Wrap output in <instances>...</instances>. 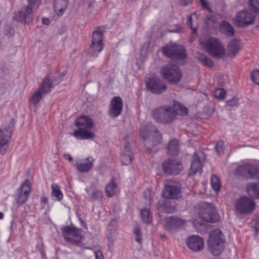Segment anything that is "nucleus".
<instances>
[{
  "mask_svg": "<svg viewBox=\"0 0 259 259\" xmlns=\"http://www.w3.org/2000/svg\"><path fill=\"white\" fill-rule=\"evenodd\" d=\"M122 109V101L119 97H114L110 102L109 115L111 117H117Z\"/></svg>",
  "mask_w": 259,
  "mask_h": 259,
  "instance_id": "nucleus-19",
  "label": "nucleus"
},
{
  "mask_svg": "<svg viewBox=\"0 0 259 259\" xmlns=\"http://www.w3.org/2000/svg\"><path fill=\"white\" fill-rule=\"evenodd\" d=\"M160 74L163 79L171 84L180 82L183 75L179 67L173 64H167L161 67Z\"/></svg>",
  "mask_w": 259,
  "mask_h": 259,
  "instance_id": "nucleus-4",
  "label": "nucleus"
},
{
  "mask_svg": "<svg viewBox=\"0 0 259 259\" xmlns=\"http://www.w3.org/2000/svg\"><path fill=\"white\" fill-rule=\"evenodd\" d=\"M188 248L194 252H198L204 248L203 239L197 235H192L189 237L186 241Z\"/></svg>",
  "mask_w": 259,
  "mask_h": 259,
  "instance_id": "nucleus-18",
  "label": "nucleus"
},
{
  "mask_svg": "<svg viewBox=\"0 0 259 259\" xmlns=\"http://www.w3.org/2000/svg\"><path fill=\"white\" fill-rule=\"evenodd\" d=\"M9 140L3 131L0 130V153L4 154L8 148Z\"/></svg>",
  "mask_w": 259,
  "mask_h": 259,
  "instance_id": "nucleus-31",
  "label": "nucleus"
},
{
  "mask_svg": "<svg viewBox=\"0 0 259 259\" xmlns=\"http://www.w3.org/2000/svg\"><path fill=\"white\" fill-rule=\"evenodd\" d=\"M163 196L167 199H177L181 196V189L178 185L171 181L165 184Z\"/></svg>",
  "mask_w": 259,
  "mask_h": 259,
  "instance_id": "nucleus-15",
  "label": "nucleus"
},
{
  "mask_svg": "<svg viewBox=\"0 0 259 259\" xmlns=\"http://www.w3.org/2000/svg\"><path fill=\"white\" fill-rule=\"evenodd\" d=\"M87 129H81L78 131H75L73 135V136L78 139H92L95 137V134L89 131Z\"/></svg>",
  "mask_w": 259,
  "mask_h": 259,
  "instance_id": "nucleus-28",
  "label": "nucleus"
},
{
  "mask_svg": "<svg viewBox=\"0 0 259 259\" xmlns=\"http://www.w3.org/2000/svg\"><path fill=\"white\" fill-rule=\"evenodd\" d=\"M95 254L96 259H104L102 253L100 251H96Z\"/></svg>",
  "mask_w": 259,
  "mask_h": 259,
  "instance_id": "nucleus-51",
  "label": "nucleus"
},
{
  "mask_svg": "<svg viewBox=\"0 0 259 259\" xmlns=\"http://www.w3.org/2000/svg\"><path fill=\"white\" fill-rule=\"evenodd\" d=\"M180 5L183 7L187 6L191 4L193 0H178Z\"/></svg>",
  "mask_w": 259,
  "mask_h": 259,
  "instance_id": "nucleus-49",
  "label": "nucleus"
},
{
  "mask_svg": "<svg viewBox=\"0 0 259 259\" xmlns=\"http://www.w3.org/2000/svg\"><path fill=\"white\" fill-rule=\"evenodd\" d=\"M140 132L144 141L145 146L148 149H152L161 141L162 136L160 133L151 124L141 126Z\"/></svg>",
  "mask_w": 259,
  "mask_h": 259,
  "instance_id": "nucleus-2",
  "label": "nucleus"
},
{
  "mask_svg": "<svg viewBox=\"0 0 259 259\" xmlns=\"http://www.w3.org/2000/svg\"><path fill=\"white\" fill-rule=\"evenodd\" d=\"M236 172L238 175L252 178L257 173V169L254 166L246 164L238 166L236 169Z\"/></svg>",
  "mask_w": 259,
  "mask_h": 259,
  "instance_id": "nucleus-20",
  "label": "nucleus"
},
{
  "mask_svg": "<svg viewBox=\"0 0 259 259\" xmlns=\"http://www.w3.org/2000/svg\"><path fill=\"white\" fill-rule=\"evenodd\" d=\"M161 237H165V236L164 235H161Z\"/></svg>",
  "mask_w": 259,
  "mask_h": 259,
  "instance_id": "nucleus-60",
  "label": "nucleus"
},
{
  "mask_svg": "<svg viewBox=\"0 0 259 259\" xmlns=\"http://www.w3.org/2000/svg\"><path fill=\"white\" fill-rule=\"evenodd\" d=\"M94 159L92 157H89L81 160H78L76 162L77 170L81 172H89L93 166Z\"/></svg>",
  "mask_w": 259,
  "mask_h": 259,
  "instance_id": "nucleus-21",
  "label": "nucleus"
},
{
  "mask_svg": "<svg viewBox=\"0 0 259 259\" xmlns=\"http://www.w3.org/2000/svg\"><path fill=\"white\" fill-rule=\"evenodd\" d=\"M42 23L45 24H48L49 23V20L46 18H42Z\"/></svg>",
  "mask_w": 259,
  "mask_h": 259,
  "instance_id": "nucleus-56",
  "label": "nucleus"
},
{
  "mask_svg": "<svg viewBox=\"0 0 259 259\" xmlns=\"http://www.w3.org/2000/svg\"><path fill=\"white\" fill-rule=\"evenodd\" d=\"M134 233L136 236H141V230L138 227L134 230Z\"/></svg>",
  "mask_w": 259,
  "mask_h": 259,
  "instance_id": "nucleus-53",
  "label": "nucleus"
},
{
  "mask_svg": "<svg viewBox=\"0 0 259 259\" xmlns=\"http://www.w3.org/2000/svg\"><path fill=\"white\" fill-rule=\"evenodd\" d=\"M28 5L31 6L34 9H38L41 3V0H28Z\"/></svg>",
  "mask_w": 259,
  "mask_h": 259,
  "instance_id": "nucleus-47",
  "label": "nucleus"
},
{
  "mask_svg": "<svg viewBox=\"0 0 259 259\" xmlns=\"http://www.w3.org/2000/svg\"><path fill=\"white\" fill-rule=\"evenodd\" d=\"M242 46L240 41L238 39L231 41L227 47V56L234 57L241 50Z\"/></svg>",
  "mask_w": 259,
  "mask_h": 259,
  "instance_id": "nucleus-25",
  "label": "nucleus"
},
{
  "mask_svg": "<svg viewBox=\"0 0 259 259\" xmlns=\"http://www.w3.org/2000/svg\"><path fill=\"white\" fill-rule=\"evenodd\" d=\"M4 218V214L0 212V219H2Z\"/></svg>",
  "mask_w": 259,
  "mask_h": 259,
  "instance_id": "nucleus-59",
  "label": "nucleus"
},
{
  "mask_svg": "<svg viewBox=\"0 0 259 259\" xmlns=\"http://www.w3.org/2000/svg\"><path fill=\"white\" fill-rule=\"evenodd\" d=\"M146 82L148 89L154 94H160L165 92L166 89L165 83L159 78H148L146 80Z\"/></svg>",
  "mask_w": 259,
  "mask_h": 259,
  "instance_id": "nucleus-14",
  "label": "nucleus"
},
{
  "mask_svg": "<svg viewBox=\"0 0 259 259\" xmlns=\"http://www.w3.org/2000/svg\"><path fill=\"white\" fill-rule=\"evenodd\" d=\"M258 178H259V176H258Z\"/></svg>",
  "mask_w": 259,
  "mask_h": 259,
  "instance_id": "nucleus-61",
  "label": "nucleus"
},
{
  "mask_svg": "<svg viewBox=\"0 0 259 259\" xmlns=\"http://www.w3.org/2000/svg\"><path fill=\"white\" fill-rule=\"evenodd\" d=\"M255 19V15L248 10L238 12L235 15L234 21L239 27H244L252 24Z\"/></svg>",
  "mask_w": 259,
  "mask_h": 259,
  "instance_id": "nucleus-10",
  "label": "nucleus"
},
{
  "mask_svg": "<svg viewBox=\"0 0 259 259\" xmlns=\"http://www.w3.org/2000/svg\"><path fill=\"white\" fill-rule=\"evenodd\" d=\"M75 125L79 130L91 129L93 127V122L89 117L81 116L75 120Z\"/></svg>",
  "mask_w": 259,
  "mask_h": 259,
  "instance_id": "nucleus-23",
  "label": "nucleus"
},
{
  "mask_svg": "<svg viewBox=\"0 0 259 259\" xmlns=\"http://www.w3.org/2000/svg\"><path fill=\"white\" fill-rule=\"evenodd\" d=\"M251 225L256 233H259V216L253 219Z\"/></svg>",
  "mask_w": 259,
  "mask_h": 259,
  "instance_id": "nucleus-46",
  "label": "nucleus"
},
{
  "mask_svg": "<svg viewBox=\"0 0 259 259\" xmlns=\"http://www.w3.org/2000/svg\"><path fill=\"white\" fill-rule=\"evenodd\" d=\"M63 234L65 239L69 243L78 246L81 245L82 240L81 229L67 226L63 230Z\"/></svg>",
  "mask_w": 259,
  "mask_h": 259,
  "instance_id": "nucleus-7",
  "label": "nucleus"
},
{
  "mask_svg": "<svg viewBox=\"0 0 259 259\" xmlns=\"http://www.w3.org/2000/svg\"><path fill=\"white\" fill-rule=\"evenodd\" d=\"M235 207L238 213L243 214H249L253 211L255 203L251 198L243 196L237 200Z\"/></svg>",
  "mask_w": 259,
  "mask_h": 259,
  "instance_id": "nucleus-9",
  "label": "nucleus"
},
{
  "mask_svg": "<svg viewBox=\"0 0 259 259\" xmlns=\"http://www.w3.org/2000/svg\"><path fill=\"white\" fill-rule=\"evenodd\" d=\"M163 54L169 58L177 59H183L186 57L185 50L182 45L169 44L162 49Z\"/></svg>",
  "mask_w": 259,
  "mask_h": 259,
  "instance_id": "nucleus-8",
  "label": "nucleus"
},
{
  "mask_svg": "<svg viewBox=\"0 0 259 259\" xmlns=\"http://www.w3.org/2000/svg\"><path fill=\"white\" fill-rule=\"evenodd\" d=\"M185 220L177 217H170L166 218L163 222L164 228L168 231L180 229L186 224Z\"/></svg>",
  "mask_w": 259,
  "mask_h": 259,
  "instance_id": "nucleus-17",
  "label": "nucleus"
},
{
  "mask_svg": "<svg viewBox=\"0 0 259 259\" xmlns=\"http://www.w3.org/2000/svg\"><path fill=\"white\" fill-rule=\"evenodd\" d=\"M201 1V3L202 4V5L203 6H205L206 5V4H205V2L204 1V0H200Z\"/></svg>",
  "mask_w": 259,
  "mask_h": 259,
  "instance_id": "nucleus-58",
  "label": "nucleus"
},
{
  "mask_svg": "<svg viewBox=\"0 0 259 259\" xmlns=\"http://www.w3.org/2000/svg\"><path fill=\"white\" fill-rule=\"evenodd\" d=\"M106 27L100 26L95 28L93 32L92 44L89 49V54L96 56L101 52L103 48V37Z\"/></svg>",
  "mask_w": 259,
  "mask_h": 259,
  "instance_id": "nucleus-5",
  "label": "nucleus"
},
{
  "mask_svg": "<svg viewBox=\"0 0 259 259\" xmlns=\"http://www.w3.org/2000/svg\"><path fill=\"white\" fill-rule=\"evenodd\" d=\"M56 76L52 74H49L43 79L40 87L39 88L45 94L50 93L53 88V82L55 81Z\"/></svg>",
  "mask_w": 259,
  "mask_h": 259,
  "instance_id": "nucleus-24",
  "label": "nucleus"
},
{
  "mask_svg": "<svg viewBox=\"0 0 259 259\" xmlns=\"http://www.w3.org/2000/svg\"><path fill=\"white\" fill-rule=\"evenodd\" d=\"M44 94H45L44 92L38 88L32 94L31 98V102L34 105L37 104L42 99Z\"/></svg>",
  "mask_w": 259,
  "mask_h": 259,
  "instance_id": "nucleus-34",
  "label": "nucleus"
},
{
  "mask_svg": "<svg viewBox=\"0 0 259 259\" xmlns=\"http://www.w3.org/2000/svg\"><path fill=\"white\" fill-rule=\"evenodd\" d=\"M133 154L131 151L130 144L127 143L124 147V150L121 154V161L123 165H128L130 164L133 160Z\"/></svg>",
  "mask_w": 259,
  "mask_h": 259,
  "instance_id": "nucleus-26",
  "label": "nucleus"
},
{
  "mask_svg": "<svg viewBox=\"0 0 259 259\" xmlns=\"http://www.w3.org/2000/svg\"><path fill=\"white\" fill-rule=\"evenodd\" d=\"M136 241L141 243L142 242V237L141 236H138L136 237Z\"/></svg>",
  "mask_w": 259,
  "mask_h": 259,
  "instance_id": "nucleus-57",
  "label": "nucleus"
},
{
  "mask_svg": "<svg viewBox=\"0 0 259 259\" xmlns=\"http://www.w3.org/2000/svg\"><path fill=\"white\" fill-rule=\"evenodd\" d=\"M103 196V193L99 190H96L92 194L91 199L95 200L101 199Z\"/></svg>",
  "mask_w": 259,
  "mask_h": 259,
  "instance_id": "nucleus-45",
  "label": "nucleus"
},
{
  "mask_svg": "<svg viewBox=\"0 0 259 259\" xmlns=\"http://www.w3.org/2000/svg\"><path fill=\"white\" fill-rule=\"evenodd\" d=\"M141 219L144 223L148 224L152 221V217L150 210L148 208H144L141 211Z\"/></svg>",
  "mask_w": 259,
  "mask_h": 259,
  "instance_id": "nucleus-35",
  "label": "nucleus"
},
{
  "mask_svg": "<svg viewBox=\"0 0 259 259\" xmlns=\"http://www.w3.org/2000/svg\"><path fill=\"white\" fill-rule=\"evenodd\" d=\"M225 239L221 230L215 229L209 233L207 240L209 251L214 255H219L224 249Z\"/></svg>",
  "mask_w": 259,
  "mask_h": 259,
  "instance_id": "nucleus-3",
  "label": "nucleus"
},
{
  "mask_svg": "<svg viewBox=\"0 0 259 259\" xmlns=\"http://www.w3.org/2000/svg\"><path fill=\"white\" fill-rule=\"evenodd\" d=\"M187 25L194 32H195L197 30V25L194 24L192 21V16H188V20L187 21Z\"/></svg>",
  "mask_w": 259,
  "mask_h": 259,
  "instance_id": "nucleus-44",
  "label": "nucleus"
},
{
  "mask_svg": "<svg viewBox=\"0 0 259 259\" xmlns=\"http://www.w3.org/2000/svg\"><path fill=\"white\" fill-rule=\"evenodd\" d=\"M198 214L200 218L205 222H214L217 221L215 208L210 203H202L199 208Z\"/></svg>",
  "mask_w": 259,
  "mask_h": 259,
  "instance_id": "nucleus-11",
  "label": "nucleus"
},
{
  "mask_svg": "<svg viewBox=\"0 0 259 259\" xmlns=\"http://www.w3.org/2000/svg\"><path fill=\"white\" fill-rule=\"evenodd\" d=\"M210 183L212 188L216 192L220 190L221 184L219 178L215 175L211 176Z\"/></svg>",
  "mask_w": 259,
  "mask_h": 259,
  "instance_id": "nucleus-36",
  "label": "nucleus"
},
{
  "mask_svg": "<svg viewBox=\"0 0 259 259\" xmlns=\"http://www.w3.org/2000/svg\"><path fill=\"white\" fill-rule=\"evenodd\" d=\"M249 5L251 11L259 12V0H249Z\"/></svg>",
  "mask_w": 259,
  "mask_h": 259,
  "instance_id": "nucleus-39",
  "label": "nucleus"
},
{
  "mask_svg": "<svg viewBox=\"0 0 259 259\" xmlns=\"http://www.w3.org/2000/svg\"><path fill=\"white\" fill-rule=\"evenodd\" d=\"M68 0H55L54 9L58 15H62L68 6Z\"/></svg>",
  "mask_w": 259,
  "mask_h": 259,
  "instance_id": "nucleus-29",
  "label": "nucleus"
},
{
  "mask_svg": "<svg viewBox=\"0 0 259 259\" xmlns=\"http://www.w3.org/2000/svg\"><path fill=\"white\" fill-rule=\"evenodd\" d=\"M187 114V108L175 100L172 106H161L154 109L152 111L154 119L159 123L164 124L171 123L177 118L178 114L186 116Z\"/></svg>",
  "mask_w": 259,
  "mask_h": 259,
  "instance_id": "nucleus-1",
  "label": "nucleus"
},
{
  "mask_svg": "<svg viewBox=\"0 0 259 259\" xmlns=\"http://www.w3.org/2000/svg\"><path fill=\"white\" fill-rule=\"evenodd\" d=\"M226 92L224 89H217L213 93L214 97L218 99H223L225 97Z\"/></svg>",
  "mask_w": 259,
  "mask_h": 259,
  "instance_id": "nucleus-40",
  "label": "nucleus"
},
{
  "mask_svg": "<svg viewBox=\"0 0 259 259\" xmlns=\"http://www.w3.org/2000/svg\"><path fill=\"white\" fill-rule=\"evenodd\" d=\"M204 46L207 53L214 58L219 59L225 55V49L217 38H209Z\"/></svg>",
  "mask_w": 259,
  "mask_h": 259,
  "instance_id": "nucleus-6",
  "label": "nucleus"
},
{
  "mask_svg": "<svg viewBox=\"0 0 259 259\" xmlns=\"http://www.w3.org/2000/svg\"><path fill=\"white\" fill-rule=\"evenodd\" d=\"M215 150L218 155H221L224 150V142L222 140L219 141L216 144Z\"/></svg>",
  "mask_w": 259,
  "mask_h": 259,
  "instance_id": "nucleus-41",
  "label": "nucleus"
},
{
  "mask_svg": "<svg viewBox=\"0 0 259 259\" xmlns=\"http://www.w3.org/2000/svg\"><path fill=\"white\" fill-rule=\"evenodd\" d=\"M29 180L26 179L18 189L19 192L17 200L18 205H22L27 200L31 192Z\"/></svg>",
  "mask_w": 259,
  "mask_h": 259,
  "instance_id": "nucleus-16",
  "label": "nucleus"
},
{
  "mask_svg": "<svg viewBox=\"0 0 259 259\" xmlns=\"http://www.w3.org/2000/svg\"><path fill=\"white\" fill-rule=\"evenodd\" d=\"M182 30V29L181 27L179 26H177L176 28L175 29L171 30V31L173 32L179 33L181 32Z\"/></svg>",
  "mask_w": 259,
  "mask_h": 259,
  "instance_id": "nucleus-52",
  "label": "nucleus"
},
{
  "mask_svg": "<svg viewBox=\"0 0 259 259\" xmlns=\"http://www.w3.org/2000/svg\"><path fill=\"white\" fill-rule=\"evenodd\" d=\"M223 27L226 30L227 33L229 35H233L234 33V30L232 26L227 22H224Z\"/></svg>",
  "mask_w": 259,
  "mask_h": 259,
  "instance_id": "nucleus-42",
  "label": "nucleus"
},
{
  "mask_svg": "<svg viewBox=\"0 0 259 259\" xmlns=\"http://www.w3.org/2000/svg\"><path fill=\"white\" fill-rule=\"evenodd\" d=\"M160 209L161 211L167 213H172L175 210L174 207L170 206V203L169 201L162 202L160 206Z\"/></svg>",
  "mask_w": 259,
  "mask_h": 259,
  "instance_id": "nucleus-38",
  "label": "nucleus"
},
{
  "mask_svg": "<svg viewBox=\"0 0 259 259\" xmlns=\"http://www.w3.org/2000/svg\"><path fill=\"white\" fill-rule=\"evenodd\" d=\"M162 168L167 174L177 175L182 170L183 166L180 161L168 159L163 162Z\"/></svg>",
  "mask_w": 259,
  "mask_h": 259,
  "instance_id": "nucleus-13",
  "label": "nucleus"
},
{
  "mask_svg": "<svg viewBox=\"0 0 259 259\" xmlns=\"http://www.w3.org/2000/svg\"><path fill=\"white\" fill-rule=\"evenodd\" d=\"M118 192V189L117 185L112 180L107 185L105 189V192L108 197L114 196Z\"/></svg>",
  "mask_w": 259,
  "mask_h": 259,
  "instance_id": "nucleus-32",
  "label": "nucleus"
},
{
  "mask_svg": "<svg viewBox=\"0 0 259 259\" xmlns=\"http://www.w3.org/2000/svg\"><path fill=\"white\" fill-rule=\"evenodd\" d=\"M179 142L176 139L170 140L167 145V155L169 156L177 155L179 151Z\"/></svg>",
  "mask_w": 259,
  "mask_h": 259,
  "instance_id": "nucleus-30",
  "label": "nucleus"
},
{
  "mask_svg": "<svg viewBox=\"0 0 259 259\" xmlns=\"http://www.w3.org/2000/svg\"><path fill=\"white\" fill-rule=\"evenodd\" d=\"M251 78L252 81L256 84L259 85V70L256 69L251 73Z\"/></svg>",
  "mask_w": 259,
  "mask_h": 259,
  "instance_id": "nucleus-43",
  "label": "nucleus"
},
{
  "mask_svg": "<svg viewBox=\"0 0 259 259\" xmlns=\"http://www.w3.org/2000/svg\"><path fill=\"white\" fill-rule=\"evenodd\" d=\"M152 191L149 189H147L144 192V196L147 200H150L151 197Z\"/></svg>",
  "mask_w": 259,
  "mask_h": 259,
  "instance_id": "nucleus-50",
  "label": "nucleus"
},
{
  "mask_svg": "<svg viewBox=\"0 0 259 259\" xmlns=\"http://www.w3.org/2000/svg\"><path fill=\"white\" fill-rule=\"evenodd\" d=\"M41 202L46 204L48 202V199L46 197H42L41 199Z\"/></svg>",
  "mask_w": 259,
  "mask_h": 259,
  "instance_id": "nucleus-54",
  "label": "nucleus"
},
{
  "mask_svg": "<svg viewBox=\"0 0 259 259\" xmlns=\"http://www.w3.org/2000/svg\"><path fill=\"white\" fill-rule=\"evenodd\" d=\"M52 196L56 198L57 200L60 201L63 199V195L59 186L56 184L52 185Z\"/></svg>",
  "mask_w": 259,
  "mask_h": 259,
  "instance_id": "nucleus-33",
  "label": "nucleus"
},
{
  "mask_svg": "<svg viewBox=\"0 0 259 259\" xmlns=\"http://www.w3.org/2000/svg\"><path fill=\"white\" fill-rule=\"evenodd\" d=\"M65 156L66 157V158L70 162L73 161V158L69 154L65 155Z\"/></svg>",
  "mask_w": 259,
  "mask_h": 259,
  "instance_id": "nucleus-55",
  "label": "nucleus"
},
{
  "mask_svg": "<svg viewBox=\"0 0 259 259\" xmlns=\"http://www.w3.org/2000/svg\"><path fill=\"white\" fill-rule=\"evenodd\" d=\"M202 162L200 156L195 153L192 157L191 166L189 171V175H194L201 170L202 168Z\"/></svg>",
  "mask_w": 259,
  "mask_h": 259,
  "instance_id": "nucleus-22",
  "label": "nucleus"
},
{
  "mask_svg": "<svg viewBox=\"0 0 259 259\" xmlns=\"http://www.w3.org/2000/svg\"><path fill=\"white\" fill-rule=\"evenodd\" d=\"M37 9H34L31 6H24L15 16V19L19 22H24L25 24L30 23L33 19V12Z\"/></svg>",
  "mask_w": 259,
  "mask_h": 259,
  "instance_id": "nucleus-12",
  "label": "nucleus"
},
{
  "mask_svg": "<svg viewBox=\"0 0 259 259\" xmlns=\"http://www.w3.org/2000/svg\"><path fill=\"white\" fill-rule=\"evenodd\" d=\"M248 195L252 198H259V183H250L246 186Z\"/></svg>",
  "mask_w": 259,
  "mask_h": 259,
  "instance_id": "nucleus-27",
  "label": "nucleus"
},
{
  "mask_svg": "<svg viewBox=\"0 0 259 259\" xmlns=\"http://www.w3.org/2000/svg\"><path fill=\"white\" fill-rule=\"evenodd\" d=\"M197 58L201 63L208 67H211L213 65V63L211 59L204 54L201 53L198 54Z\"/></svg>",
  "mask_w": 259,
  "mask_h": 259,
  "instance_id": "nucleus-37",
  "label": "nucleus"
},
{
  "mask_svg": "<svg viewBox=\"0 0 259 259\" xmlns=\"http://www.w3.org/2000/svg\"><path fill=\"white\" fill-rule=\"evenodd\" d=\"M238 100L236 98H232L231 100H229L227 101V105L233 107L237 105Z\"/></svg>",
  "mask_w": 259,
  "mask_h": 259,
  "instance_id": "nucleus-48",
  "label": "nucleus"
}]
</instances>
